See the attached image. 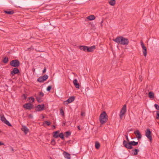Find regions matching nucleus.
I'll list each match as a JSON object with an SVG mask.
<instances>
[{"label":"nucleus","mask_w":159,"mask_h":159,"mask_svg":"<svg viewBox=\"0 0 159 159\" xmlns=\"http://www.w3.org/2000/svg\"><path fill=\"white\" fill-rule=\"evenodd\" d=\"M34 96L36 98V97H38V96L36 94H35Z\"/></svg>","instance_id":"nucleus-50"},{"label":"nucleus","mask_w":159,"mask_h":159,"mask_svg":"<svg viewBox=\"0 0 159 159\" xmlns=\"http://www.w3.org/2000/svg\"><path fill=\"white\" fill-rule=\"evenodd\" d=\"M4 12L5 13L8 14L9 15H12L14 13V11H4Z\"/></svg>","instance_id":"nucleus-27"},{"label":"nucleus","mask_w":159,"mask_h":159,"mask_svg":"<svg viewBox=\"0 0 159 159\" xmlns=\"http://www.w3.org/2000/svg\"><path fill=\"white\" fill-rule=\"evenodd\" d=\"M33 72H34V71H35V69H34H34H33Z\"/></svg>","instance_id":"nucleus-55"},{"label":"nucleus","mask_w":159,"mask_h":159,"mask_svg":"<svg viewBox=\"0 0 159 159\" xmlns=\"http://www.w3.org/2000/svg\"><path fill=\"white\" fill-rule=\"evenodd\" d=\"M75 99L74 96H71L66 101L64 102V103L66 104L68 103H70L73 101Z\"/></svg>","instance_id":"nucleus-11"},{"label":"nucleus","mask_w":159,"mask_h":159,"mask_svg":"<svg viewBox=\"0 0 159 159\" xmlns=\"http://www.w3.org/2000/svg\"><path fill=\"white\" fill-rule=\"evenodd\" d=\"M79 48L81 50L86 52L87 51V46L83 45L80 46Z\"/></svg>","instance_id":"nucleus-17"},{"label":"nucleus","mask_w":159,"mask_h":159,"mask_svg":"<svg viewBox=\"0 0 159 159\" xmlns=\"http://www.w3.org/2000/svg\"><path fill=\"white\" fill-rule=\"evenodd\" d=\"M52 128H53V129H55V126L54 125H53Z\"/></svg>","instance_id":"nucleus-53"},{"label":"nucleus","mask_w":159,"mask_h":159,"mask_svg":"<svg viewBox=\"0 0 159 159\" xmlns=\"http://www.w3.org/2000/svg\"><path fill=\"white\" fill-rule=\"evenodd\" d=\"M21 130L23 131L25 134H26L29 131V129L25 125H23Z\"/></svg>","instance_id":"nucleus-13"},{"label":"nucleus","mask_w":159,"mask_h":159,"mask_svg":"<svg viewBox=\"0 0 159 159\" xmlns=\"http://www.w3.org/2000/svg\"><path fill=\"white\" fill-rule=\"evenodd\" d=\"M59 137H60L62 139H64V136L63 135V133H61L59 135Z\"/></svg>","instance_id":"nucleus-33"},{"label":"nucleus","mask_w":159,"mask_h":159,"mask_svg":"<svg viewBox=\"0 0 159 159\" xmlns=\"http://www.w3.org/2000/svg\"><path fill=\"white\" fill-rule=\"evenodd\" d=\"M154 107L156 109H159V106L157 104H155Z\"/></svg>","instance_id":"nucleus-40"},{"label":"nucleus","mask_w":159,"mask_h":159,"mask_svg":"<svg viewBox=\"0 0 159 159\" xmlns=\"http://www.w3.org/2000/svg\"><path fill=\"white\" fill-rule=\"evenodd\" d=\"M44 123L46 124L48 126H49L51 124V122L50 121H45L44 122Z\"/></svg>","instance_id":"nucleus-35"},{"label":"nucleus","mask_w":159,"mask_h":159,"mask_svg":"<svg viewBox=\"0 0 159 159\" xmlns=\"http://www.w3.org/2000/svg\"><path fill=\"white\" fill-rule=\"evenodd\" d=\"M20 73L19 69L17 67H15L13 69V70L11 71V74L12 75H14L15 74H18Z\"/></svg>","instance_id":"nucleus-10"},{"label":"nucleus","mask_w":159,"mask_h":159,"mask_svg":"<svg viewBox=\"0 0 159 159\" xmlns=\"http://www.w3.org/2000/svg\"><path fill=\"white\" fill-rule=\"evenodd\" d=\"M9 149L12 151V152H14V150L12 147L10 146L9 147Z\"/></svg>","instance_id":"nucleus-43"},{"label":"nucleus","mask_w":159,"mask_h":159,"mask_svg":"<svg viewBox=\"0 0 159 159\" xmlns=\"http://www.w3.org/2000/svg\"><path fill=\"white\" fill-rule=\"evenodd\" d=\"M51 143L52 145H54L55 143V140L54 139L52 140L51 141Z\"/></svg>","instance_id":"nucleus-38"},{"label":"nucleus","mask_w":159,"mask_h":159,"mask_svg":"<svg viewBox=\"0 0 159 159\" xmlns=\"http://www.w3.org/2000/svg\"><path fill=\"white\" fill-rule=\"evenodd\" d=\"M87 19L89 20H94L95 18V16L93 15H90L87 17Z\"/></svg>","instance_id":"nucleus-22"},{"label":"nucleus","mask_w":159,"mask_h":159,"mask_svg":"<svg viewBox=\"0 0 159 159\" xmlns=\"http://www.w3.org/2000/svg\"><path fill=\"white\" fill-rule=\"evenodd\" d=\"M138 144V142H135L134 141L127 142L125 140L123 141V145L126 148L128 149H132L133 147L132 146H135Z\"/></svg>","instance_id":"nucleus-2"},{"label":"nucleus","mask_w":159,"mask_h":159,"mask_svg":"<svg viewBox=\"0 0 159 159\" xmlns=\"http://www.w3.org/2000/svg\"><path fill=\"white\" fill-rule=\"evenodd\" d=\"M60 115H61L62 116H64V113L63 110H60Z\"/></svg>","instance_id":"nucleus-39"},{"label":"nucleus","mask_w":159,"mask_h":159,"mask_svg":"<svg viewBox=\"0 0 159 159\" xmlns=\"http://www.w3.org/2000/svg\"><path fill=\"white\" fill-rule=\"evenodd\" d=\"M66 136V137H68L69 136H70L71 134V133L69 131H67L65 133Z\"/></svg>","instance_id":"nucleus-32"},{"label":"nucleus","mask_w":159,"mask_h":159,"mask_svg":"<svg viewBox=\"0 0 159 159\" xmlns=\"http://www.w3.org/2000/svg\"><path fill=\"white\" fill-rule=\"evenodd\" d=\"M134 133L136 135V137L138 140H139L142 138L140 132L139 131L138 129H137L136 131L134 132Z\"/></svg>","instance_id":"nucleus-9"},{"label":"nucleus","mask_w":159,"mask_h":159,"mask_svg":"<svg viewBox=\"0 0 159 159\" xmlns=\"http://www.w3.org/2000/svg\"><path fill=\"white\" fill-rule=\"evenodd\" d=\"M126 105H125L123 106L122 108H121V109H126Z\"/></svg>","instance_id":"nucleus-42"},{"label":"nucleus","mask_w":159,"mask_h":159,"mask_svg":"<svg viewBox=\"0 0 159 159\" xmlns=\"http://www.w3.org/2000/svg\"><path fill=\"white\" fill-rule=\"evenodd\" d=\"M63 153L65 158L67 159H70V156L69 153L66 152H64Z\"/></svg>","instance_id":"nucleus-16"},{"label":"nucleus","mask_w":159,"mask_h":159,"mask_svg":"<svg viewBox=\"0 0 159 159\" xmlns=\"http://www.w3.org/2000/svg\"><path fill=\"white\" fill-rule=\"evenodd\" d=\"M28 117L30 119H33V115L31 114H30L28 115Z\"/></svg>","instance_id":"nucleus-37"},{"label":"nucleus","mask_w":159,"mask_h":159,"mask_svg":"<svg viewBox=\"0 0 159 159\" xmlns=\"http://www.w3.org/2000/svg\"><path fill=\"white\" fill-rule=\"evenodd\" d=\"M65 125V123H63V124H62V126H64Z\"/></svg>","instance_id":"nucleus-54"},{"label":"nucleus","mask_w":159,"mask_h":159,"mask_svg":"<svg viewBox=\"0 0 159 159\" xmlns=\"http://www.w3.org/2000/svg\"><path fill=\"white\" fill-rule=\"evenodd\" d=\"M41 116L43 119L44 118V116L43 115H42Z\"/></svg>","instance_id":"nucleus-52"},{"label":"nucleus","mask_w":159,"mask_h":159,"mask_svg":"<svg viewBox=\"0 0 159 159\" xmlns=\"http://www.w3.org/2000/svg\"><path fill=\"white\" fill-rule=\"evenodd\" d=\"M59 131H57L54 132L53 133L54 134L53 135V137L55 138H57L59 137V134H58L59 133Z\"/></svg>","instance_id":"nucleus-20"},{"label":"nucleus","mask_w":159,"mask_h":159,"mask_svg":"<svg viewBox=\"0 0 159 159\" xmlns=\"http://www.w3.org/2000/svg\"><path fill=\"white\" fill-rule=\"evenodd\" d=\"M125 136L126 137L127 141L129 142V138H128V136L127 135H125Z\"/></svg>","instance_id":"nucleus-44"},{"label":"nucleus","mask_w":159,"mask_h":159,"mask_svg":"<svg viewBox=\"0 0 159 159\" xmlns=\"http://www.w3.org/2000/svg\"><path fill=\"white\" fill-rule=\"evenodd\" d=\"M96 48V47L95 45H93L91 47H88L87 51L89 52H91L93 51V50Z\"/></svg>","instance_id":"nucleus-12"},{"label":"nucleus","mask_w":159,"mask_h":159,"mask_svg":"<svg viewBox=\"0 0 159 159\" xmlns=\"http://www.w3.org/2000/svg\"><path fill=\"white\" fill-rule=\"evenodd\" d=\"M43 80L42 77H40L37 79V81L40 83H43L44 81Z\"/></svg>","instance_id":"nucleus-29"},{"label":"nucleus","mask_w":159,"mask_h":159,"mask_svg":"<svg viewBox=\"0 0 159 159\" xmlns=\"http://www.w3.org/2000/svg\"><path fill=\"white\" fill-rule=\"evenodd\" d=\"M141 46L143 49V53L144 56L146 57L147 54V49L146 47L144 46V45L143 42H141Z\"/></svg>","instance_id":"nucleus-8"},{"label":"nucleus","mask_w":159,"mask_h":159,"mask_svg":"<svg viewBox=\"0 0 159 159\" xmlns=\"http://www.w3.org/2000/svg\"><path fill=\"white\" fill-rule=\"evenodd\" d=\"M50 159H52V158L51 157L50 158Z\"/></svg>","instance_id":"nucleus-58"},{"label":"nucleus","mask_w":159,"mask_h":159,"mask_svg":"<svg viewBox=\"0 0 159 159\" xmlns=\"http://www.w3.org/2000/svg\"><path fill=\"white\" fill-rule=\"evenodd\" d=\"M85 112L83 111H81V115L82 116H85Z\"/></svg>","instance_id":"nucleus-41"},{"label":"nucleus","mask_w":159,"mask_h":159,"mask_svg":"<svg viewBox=\"0 0 159 159\" xmlns=\"http://www.w3.org/2000/svg\"><path fill=\"white\" fill-rule=\"evenodd\" d=\"M100 143L96 141L95 144V148L97 149H98L100 148Z\"/></svg>","instance_id":"nucleus-25"},{"label":"nucleus","mask_w":159,"mask_h":159,"mask_svg":"<svg viewBox=\"0 0 159 159\" xmlns=\"http://www.w3.org/2000/svg\"><path fill=\"white\" fill-rule=\"evenodd\" d=\"M23 107L26 109H30L34 108V106L30 103H27L25 104Z\"/></svg>","instance_id":"nucleus-7"},{"label":"nucleus","mask_w":159,"mask_h":159,"mask_svg":"<svg viewBox=\"0 0 159 159\" xmlns=\"http://www.w3.org/2000/svg\"><path fill=\"white\" fill-rule=\"evenodd\" d=\"M1 120L6 124L7 125L9 126H11L12 125L9 122L6 120L3 115L1 114Z\"/></svg>","instance_id":"nucleus-6"},{"label":"nucleus","mask_w":159,"mask_h":159,"mask_svg":"<svg viewBox=\"0 0 159 159\" xmlns=\"http://www.w3.org/2000/svg\"><path fill=\"white\" fill-rule=\"evenodd\" d=\"M152 133L149 128H148L145 131V135L147 138L149 139L150 142H152V137L151 135Z\"/></svg>","instance_id":"nucleus-5"},{"label":"nucleus","mask_w":159,"mask_h":159,"mask_svg":"<svg viewBox=\"0 0 159 159\" xmlns=\"http://www.w3.org/2000/svg\"><path fill=\"white\" fill-rule=\"evenodd\" d=\"M154 113H156V119L158 120L159 119V110H157L156 111H154Z\"/></svg>","instance_id":"nucleus-24"},{"label":"nucleus","mask_w":159,"mask_h":159,"mask_svg":"<svg viewBox=\"0 0 159 159\" xmlns=\"http://www.w3.org/2000/svg\"><path fill=\"white\" fill-rule=\"evenodd\" d=\"M44 96V93L42 92H40L39 93V97H40L41 98H42Z\"/></svg>","instance_id":"nucleus-34"},{"label":"nucleus","mask_w":159,"mask_h":159,"mask_svg":"<svg viewBox=\"0 0 159 159\" xmlns=\"http://www.w3.org/2000/svg\"><path fill=\"white\" fill-rule=\"evenodd\" d=\"M139 80L141 81H142V76H139Z\"/></svg>","instance_id":"nucleus-47"},{"label":"nucleus","mask_w":159,"mask_h":159,"mask_svg":"<svg viewBox=\"0 0 159 159\" xmlns=\"http://www.w3.org/2000/svg\"><path fill=\"white\" fill-rule=\"evenodd\" d=\"M4 144L3 143H2L1 142H0V146L4 145Z\"/></svg>","instance_id":"nucleus-48"},{"label":"nucleus","mask_w":159,"mask_h":159,"mask_svg":"<svg viewBox=\"0 0 159 159\" xmlns=\"http://www.w3.org/2000/svg\"><path fill=\"white\" fill-rule=\"evenodd\" d=\"M22 96H23V97H24V99H26V98H27V97H26V95H25V94H23L22 95Z\"/></svg>","instance_id":"nucleus-46"},{"label":"nucleus","mask_w":159,"mask_h":159,"mask_svg":"<svg viewBox=\"0 0 159 159\" xmlns=\"http://www.w3.org/2000/svg\"><path fill=\"white\" fill-rule=\"evenodd\" d=\"M73 84L75 86L76 88L77 89H79L80 85L78 83V81L77 79H75L73 80Z\"/></svg>","instance_id":"nucleus-15"},{"label":"nucleus","mask_w":159,"mask_h":159,"mask_svg":"<svg viewBox=\"0 0 159 159\" xmlns=\"http://www.w3.org/2000/svg\"><path fill=\"white\" fill-rule=\"evenodd\" d=\"M109 3L110 5L113 6L116 3V1L115 0H111L109 2Z\"/></svg>","instance_id":"nucleus-26"},{"label":"nucleus","mask_w":159,"mask_h":159,"mask_svg":"<svg viewBox=\"0 0 159 159\" xmlns=\"http://www.w3.org/2000/svg\"><path fill=\"white\" fill-rule=\"evenodd\" d=\"M108 120V116L105 111L102 112L99 116V121L101 124L106 123Z\"/></svg>","instance_id":"nucleus-3"},{"label":"nucleus","mask_w":159,"mask_h":159,"mask_svg":"<svg viewBox=\"0 0 159 159\" xmlns=\"http://www.w3.org/2000/svg\"><path fill=\"white\" fill-rule=\"evenodd\" d=\"M2 132L0 130V133H1Z\"/></svg>","instance_id":"nucleus-57"},{"label":"nucleus","mask_w":159,"mask_h":159,"mask_svg":"<svg viewBox=\"0 0 159 159\" xmlns=\"http://www.w3.org/2000/svg\"><path fill=\"white\" fill-rule=\"evenodd\" d=\"M52 88V86H49L47 88V90L48 91H49Z\"/></svg>","instance_id":"nucleus-36"},{"label":"nucleus","mask_w":159,"mask_h":159,"mask_svg":"<svg viewBox=\"0 0 159 159\" xmlns=\"http://www.w3.org/2000/svg\"><path fill=\"white\" fill-rule=\"evenodd\" d=\"M126 112V110H121L119 115L121 119H122L123 116H125Z\"/></svg>","instance_id":"nucleus-14"},{"label":"nucleus","mask_w":159,"mask_h":159,"mask_svg":"<svg viewBox=\"0 0 159 159\" xmlns=\"http://www.w3.org/2000/svg\"><path fill=\"white\" fill-rule=\"evenodd\" d=\"M42 98L39 97V96L38 97H36V100L39 103H40L42 102V100H41V98Z\"/></svg>","instance_id":"nucleus-30"},{"label":"nucleus","mask_w":159,"mask_h":159,"mask_svg":"<svg viewBox=\"0 0 159 159\" xmlns=\"http://www.w3.org/2000/svg\"><path fill=\"white\" fill-rule=\"evenodd\" d=\"M42 110H37V111H41Z\"/></svg>","instance_id":"nucleus-56"},{"label":"nucleus","mask_w":159,"mask_h":159,"mask_svg":"<svg viewBox=\"0 0 159 159\" xmlns=\"http://www.w3.org/2000/svg\"><path fill=\"white\" fill-rule=\"evenodd\" d=\"M103 22V20H102L101 22V25L102 26V23Z\"/></svg>","instance_id":"nucleus-51"},{"label":"nucleus","mask_w":159,"mask_h":159,"mask_svg":"<svg viewBox=\"0 0 159 159\" xmlns=\"http://www.w3.org/2000/svg\"><path fill=\"white\" fill-rule=\"evenodd\" d=\"M10 65L13 67H17L20 66V62L18 60H14L10 62Z\"/></svg>","instance_id":"nucleus-4"},{"label":"nucleus","mask_w":159,"mask_h":159,"mask_svg":"<svg viewBox=\"0 0 159 159\" xmlns=\"http://www.w3.org/2000/svg\"><path fill=\"white\" fill-rule=\"evenodd\" d=\"M139 151V150L137 149H134L132 150L131 152L132 154L136 155L138 154V152Z\"/></svg>","instance_id":"nucleus-18"},{"label":"nucleus","mask_w":159,"mask_h":159,"mask_svg":"<svg viewBox=\"0 0 159 159\" xmlns=\"http://www.w3.org/2000/svg\"><path fill=\"white\" fill-rule=\"evenodd\" d=\"M113 40L118 44L123 45H127L129 43L128 39L122 36H118Z\"/></svg>","instance_id":"nucleus-1"},{"label":"nucleus","mask_w":159,"mask_h":159,"mask_svg":"<svg viewBox=\"0 0 159 159\" xmlns=\"http://www.w3.org/2000/svg\"><path fill=\"white\" fill-rule=\"evenodd\" d=\"M44 104L39 105L36 107V108H37V109H44Z\"/></svg>","instance_id":"nucleus-21"},{"label":"nucleus","mask_w":159,"mask_h":159,"mask_svg":"<svg viewBox=\"0 0 159 159\" xmlns=\"http://www.w3.org/2000/svg\"><path fill=\"white\" fill-rule=\"evenodd\" d=\"M8 61V59L7 57H5L3 61V62L5 63H7Z\"/></svg>","instance_id":"nucleus-31"},{"label":"nucleus","mask_w":159,"mask_h":159,"mask_svg":"<svg viewBox=\"0 0 159 159\" xmlns=\"http://www.w3.org/2000/svg\"><path fill=\"white\" fill-rule=\"evenodd\" d=\"M29 101V103H30L32 104V103H33L34 101V98L33 97H30L28 98Z\"/></svg>","instance_id":"nucleus-23"},{"label":"nucleus","mask_w":159,"mask_h":159,"mask_svg":"<svg viewBox=\"0 0 159 159\" xmlns=\"http://www.w3.org/2000/svg\"><path fill=\"white\" fill-rule=\"evenodd\" d=\"M77 128H78V129H79V130H80V126H77Z\"/></svg>","instance_id":"nucleus-49"},{"label":"nucleus","mask_w":159,"mask_h":159,"mask_svg":"<svg viewBox=\"0 0 159 159\" xmlns=\"http://www.w3.org/2000/svg\"><path fill=\"white\" fill-rule=\"evenodd\" d=\"M46 68L45 67L44 69H43V73H44L46 71Z\"/></svg>","instance_id":"nucleus-45"},{"label":"nucleus","mask_w":159,"mask_h":159,"mask_svg":"<svg viewBox=\"0 0 159 159\" xmlns=\"http://www.w3.org/2000/svg\"><path fill=\"white\" fill-rule=\"evenodd\" d=\"M48 76L47 75H45L42 77L43 80L45 81L48 79Z\"/></svg>","instance_id":"nucleus-28"},{"label":"nucleus","mask_w":159,"mask_h":159,"mask_svg":"<svg viewBox=\"0 0 159 159\" xmlns=\"http://www.w3.org/2000/svg\"><path fill=\"white\" fill-rule=\"evenodd\" d=\"M149 97L151 99H153L154 98V94L153 92H150L148 94Z\"/></svg>","instance_id":"nucleus-19"}]
</instances>
